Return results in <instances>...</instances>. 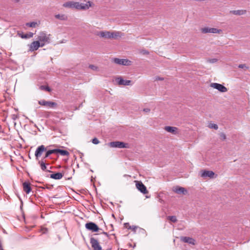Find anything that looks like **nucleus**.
<instances>
[{
  "label": "nucleus",
  "mask_w": 250,
  "mask_h": 250,
  "mask_svg": "<svg viewBox=\"0 0 250 250\" xmlns=\"http://www.w3.org/2000/svg\"><path fill=\"white\" fill-rule=\"evenodd\" d=\"M50 34H47L44 31L40 32L38 36L37 39L41 44V47H43L45 44H48L51 41Z\"/></svg>",
  "instance_id": "nucleus-1"
},
{
  "label": "nucleus",
  "mask_w": 250,
  "mask_h": 250,
  "mask_svg": "<svg viewBox=\"0 0 250 250\" xmlns=\"http://www.w3.org/2000/svg\"><path fill=\"white\" fill-rule=\"evenodd\" d=\"M200 31L203 34L213 33L220 34L223 33L222 29L209 27H203L201 28Z\"/></svg>",
  "instance_id": "nucleus-2"
},
{
  "label": "nucleus",
  "mask_w": 250,
  "mask_h": 250,
  "mask_svg": "<svg viewBox=\"0 0 250 250\" xmlns=\"http://www.w3.org/2000/svg\"><path fill=\"white\" fill-rule=\"evenodd\" d=\"M107 145L113 148H128V145L127 144H125L122 142L120 141H114L111 142L107 144Z\"/></svg>",
  "instance_id": "nucleus-3"
},
{
  "label": "nucleus",
  "mask_w": 250,
  "mask_h": 250,
  "mask_svg": "<svg viewBox=\"0 0 250 250\" xmlns=\"http://www.w3.org/2000/svg\"><path fill=\"white\" fill-rule=\"evenodd\" d=\"M210 86L221 92H226L228 91V89L225 86L220 83H211Z\"/></svg>",
  "instance_id": "nucleus-4"
},
{
  "label": "nucleus",
  "mask_w": 250,
  "mask_h": 250,
  "mask_svg": "<svg viewBox=\"0 0 250 250\" xmlns=\"http://www.w3.org/2000/svg\"><path fill=\"white\" fill-rule=\"evenodd\" d=\"M85 228L92 232H97L99 230L98 226L94 223L90 222L85 225Z\"/></svg>",
  "instance_id": "nucleus-5"
},
{
  "label": "nucleus",
  "mask_w": 250,
  "mask_h": 250,
  "mask_svg": "<svg viewBox=\"0 0 250 250\" xmlns=\"http://www.w3.org/2000/svg\"><path fill=\"white\" fill-rule=\"evenodd\" d=\"M90 242L94 250H101L102 248L99 244L97 238L91 237L90 238Z\"/></svg>",
  "instance_id": "nucleus-6"
},
{
  "label": "nucleus",
  "mask_w": 250,
  "mask_h": 250,
  "mask_svg": "<svg viewBox=\"0 0 250 250\" xmlns=\"http://www.w3.org/2000/svg\"><path fill=\"white\" fill-rule=\"evenodd\" d=\"M92 5V2L88 1L86 3H80L78 2V10H85L88 9Z\"/></svg>",
  "instance_id": "nucleus-7"
},
{
  "label": "nucleus",
  "mask_w": 250,
  "mask_h": 250,
  "mask_svg": "<svg viewBox=\"0 0 250 250\" xmlns=\"http://www.w3.org/2000/svg\"><path fill=\"white\" fill-rule=\"evenodd\" d=\"M62 6L65 8L78 10V2L69 1L64 3Z\"/></svg>",
  "instance_id": "nucleus-8"
},
{
  "label": "nucleus",
  "mask_w": 250,
  "mask_h": 250,
  "mask_svg": "<svg viewBox=\"0 0 250 250\" xmlns=\"http://www.w3.org/2000/svg\"><path fill=\"white\" fill-rule=\"evenodd\" d=\"M113 62L117 64L123 65H130L131 62L127 59H120L118 58H115Z\"/></svg>",
  "instance_id": "nucleus-9"
},
{
  "label": "nucleus",
  "mask_w": 250,
  "mask_h": 250,
  "mask_svg": "<svg viewBox=\"0 0 250 250\" xmlns=\"http://www.w3.org/2000/svg\"><path fill=\"white\" fill-rule=\"evenodd\" d=\"M115 82L119 85H129L131 83V81L125 80L121 77L116 78Z\"/></svg>",
  "instance_id": "nucleus-10"
},
{
  "label": "nucleus",
  "mask_w": 250,
  "mask_h": 250,
  "mask_svg": "<svg viewBox=\"0 0 250 250\" xmlns=\"http://www.w3.org/2000/svg\"><path fill=\"white\" fill-rule=\"evenodd\" d=\"M96 35L98 36H99L101 38L107 39H111L110 31H99L96 33Z\"/></svg>",
  "instance_id": "nucleus-11"
},
{
  "label": "nucleus",
  "mask_w": 250,
  "mask_h": 250,
  "mask_svg": "<svg viewBox=\"0 0 250 250\" xmlns=\"http://www.w3.org/2000/svg\"><path fill=\"white\" fill-rule=\"evenodd\" d=\"M39 104L42 105L48 106L50 107L54 108L56 107L57 105L56 103L50 102V101H46L45 100H42L39 101Z\"/></svg>",
  "instance_id": "nucleus-12"
},
{
  "label": "nucleus",
  "mask_w": 250,
  "mask_h": 250,
  "mask_svg": "<svg viewBox=\"0 0 250 250\" xmlns=\"http://www.w3.org/2000/svg\"><path fill=\"white\" fill-rule=\"evenodd\" d=\"M136 186L137 188L142 193L146 194L148 192L146 186L141 182H137Z\"/></svg>",
  "instance_id": "nucleus-13"
},
{
  "label": "nucleus",
  "mask_w": 250,
  "mask_h": 250,
  "mask_svg": "<svg viewBox=\"0 0 250 250\" xmlns=\"http://www.w3.org/2000/svg\"><path fill=\"white\" fill-rule=\"evenodd\" d=\"M201 176L203 178L209 177L213 178L214 175V173L212 171L209 170H203L201 171Z\"/></svg>",
  "instance_id": "nucleus-14"
},
{
  "label": "nucleus",
  "mask_w": 250,
  "mask_h": 250,
  "mask_svg": "<svg viewBox=\"0 0 250 250\" xmlns=\"http://www.w3.org/2000/svg\"><path fill=\"white\" fill-rule=\"evenodd\" d=\"M40 47H41V44L40 42L38 40L34 41L30 45V51H34L37 50Z\"/></svg>",
  "instance_id": "nucleus-15"
},
{
  "label": "nucleus",
  "mask_w": 250,
  "mask_h": 250,
  "mask_svg": "<svg viewBox=\"0 0 250 250\" xmlns=\"http://www.w3.org/2000/svg\"><path fill=\"white\" fill-rule=\"evenodd\" d=\"M46 150V148L45 146L43 145H42L40 146H39L35 153V155L36 157V159H38V158L41 156L42 152Z\"/></svg>",
  "instance_id": "nucleus-16"
},
{
  "label": "nucleus",
  "mask_w": 250,
  "mask_h": 250,
  "mask_svg": "<svg viewBox=\"0 0 250 250\" xmlns=\"http://www.w3.org/2000/svg\"><path fill=\"white\" fill-rule=\"evenodd\" d=\"M165 130L172 134H177L178 133V128L176 127L166 126L164 128Z\"/></svg>",
  "instance_id": "nucleus-17"
},
{
  "label": "nucleus",
  "mask_w": 250,
  "mask_h": 250,
  "mask_svg": "<svg viewBox=\"0 0 250 250\" xmlns=\"http://www.w3.org/2000/svg\"><path fill=\"white\" fill-rule=\"evenodd\" d=\"M181 240L185 243H188L191 245H195V240L189 237H181Z\"/></svg>",
  "instance_id": "nucleus-18"
},
{
  "label": "nucleus",
  "mask_w": 250,
  "mask_h": 250,
  "mask_svg": "<svg viewBox=\"0 0 250 250\" xmlns=\"http://www.w3.org/2000/svg\"><path fill=\"white\" fill-rule=\"evenodd\" d=\"M111 39H116L120 38L123 36L122 33L119 31H114L110 32Z\"/></svg>",
  "instance_id": "nucleus-19"
},
{
  "label": "nucleus",
  "mask_w": 250,
  "mask_h": 250,
  "mask_svg": "<svg viewBox=\"0 0 250 250\" xmlns=\"http://www.w3.org/2000/svg\"><path fill=\"white\" fill-rule=\"evenodd\" d=\"M23 190L27 193L29 194L31 190L30 184L28 182H24L22 184Z\"/></svg>",
  "instance_id": "nucleus-20"
},
{
  "label": "nucleus",
  "mask_w": 250,
  "mask_h": 250,
  "mask_svg": "<svg viewBox=\"0 0 250 250\" xmlns=\"http://www.w3.org/2000/svg\"><path fill=\"white\" fill-rule=\"evenodd\" d=\"M173 191L178 194H185L187 192V190L185 189V188L182 187H176L174 188Z\"/></svg>",
  "instance_id": "nucleus-21"
},
{
  "label": "nucleus",
  "mask_w": 250,
  "mask_h": 250,
  "mask_svg": "<svg viewBox=\"0 0 250 250\" xmlns=\"http://www.w3.org/2000/svg\"><path fill=\"white\" fill-rule=\"evenodd\" d=\"M231 14L235 15H242L246 13L247 11L246 10H232L230 12Z\"/></svg>",
  "instance_id": "nucleus-22"
},
{
  "label": "nucleus",
  "mask_w": 250,
  "mask_h": 250,
  "mask_svg": "<svg viewBox=\"0 0 250 250\" xmlns=\"http://www.w3.org/2000/svg\"><path fill=\"white\" fill-rule=\"evenodd\" d=\"M62 177L63 174L60 172H58L50 175V178L55 180H60L62 179Z\"/></svg>",
  "instance_id": "nucleus-23"
},
{
  "label": "nucleus",
  "mask_w": 250,
  "mask_h": 250,
  "mask_svg": "<svg viewBox=\"0 0 250 250\" xmlns=\"http://www.w3.org/2000/svg\"><path fill=\"white\" fill-rule=\"evenodd\" d=\"M55 18L61 21H67L68 19V17L65 14H56Z\"/></svg>",
  "instance_id": "nucleus-24"
},
{
  "label": "nucleus",
  "mask_w": 250,
  "mask_h": 250,
  "mask_svg": "<svg viewBox=\"0 0 250 250\" xmlns=\"http://www.w3.org/2000/svg\"><path fill=\"white\" fill-rule=\"evenodd\" d=\"M45 160L44 158L42 159L41 160L39 161L38 163L40 165L41 169L44 171L46 170V166L45 164Z\"/></svg>",
  "instance_id": "nucleus-25"
},
{
  "label": "nucleus",
  "mask_w": 250,
  "mask_h": 250,
  "mask_svg": "<svg viewBox=\"0 0 250 250\" xmlns=\"http://www.w3.org/2000/svg\"><path fill=\"white\" fill-rule=\"evenodd\" d=\"M56 153H59L62 156H68L69 155V152L65 150L60 149H56Z\"/></svg>",
  "instance_id": "nucleus-26"
},
{
  "label": "nucleus",
  "mask_w": 250,
  "mask_h": 250,
  "mask_svg": "<svg viewBox=\"0 0 250 250\" xmlns=\"http://www.w3.org/2000/svg\"><path fill=\"white\" fill-rule=\"evenodd\" d=\"M53 153H56V149L47 151L45 153V156L43 158L45 159L49 157V155Z\"/></svg>",
  "instance_id": "nucleus-27"
},
{
  "label": "nucleus",
  "mask_w": 250,
  "mask_h": 250,
  "mask_svg": "<svg viewBox=\"0 0 250 250\" xmlns=\"http://www.w3.org/2000/svg\"><path fill=\"white\" fill-rule=\"evenodd\" d=\"M39 24V23H38L37 22H35V21L28 22L26 24V25L27 26L30 27H36Z\"/></svg>",
  "instance_id": "nucleus-28"
},
{
  "label": "nucleus",
  "mask_w": 250,
  "mask_h": 250,
  "mask_svg": "<svg viewBox=\"0 0 250 250\" xmlns=\"http://www.w3.org/2000/svg\"><path fill=\"white\" fill-rule=\"evenodd\" d=\"M167 219L173 223H175L177 221L176 217L175 216H169L167 217Z\"/></svg>",
  "instance_id": "nucleus-29"
},
{
  "label": "nucleus",
  "mask_w": 250,
  "mask_h": 250,
  "mask_svg": "<svg viewBox=\"0 0 250 250\" xmlns=\"http://www.w3.org/2000/svg\"><path fill=\"white\" fill-rule=\"evenodd\" d=\"M208 127L210 128H213L217 130L218 128V125L216 124L213 123H209L208 125Z\"/></svg>",
  "instance_id": "nucleus-30"
},
{
  "label": "nucleus",
  "mask_w": 250,
  "mask_h": 250,
  "mask_svg": "<svg viewBox=\"0 0 250 250\" xmlns=\"http://www.w3.org/2000/svg\"><path fill=\"white\" fill-rule=\"evenodd\" d=\"M238 67L239 68H241L244 69V70H246L249 68V67L247 66L245 64H241L238 65Z\"/></svg>",
  "instance_id": "nucleus-31"
},
{
  "label": "nucleus",
  "mask_w": 250,
  "mask_h": 250,
  "mask_svg": "<svg viewBox=\"0 0 250 250\" xmlns=\"http://www.w3.org/2000/svg\"><path fill=\"white\" fill-rule=\"evenodd\" d=\"M40 89L43 90H46L47 91H50L51 89L50 88L47 86L45 85H42L40 86Z\"/></svg>",
  "instance_id": "nucleus-32"
},
{
  "label": "nucleus",
  "mask_w": 250,
  "mask_h": 250,
  "mask_svg": "<svg viewBox=\"0 0 250 250\" xmlns=\"http://www.w3.org/2000/svg\"><path fill=\"white\" fill-rule=\"evenodd\" d=\"M218 60L217 59H208L207 60V62H209V63H215L217 62Z\"/></svg>",
  "instance_id": "nucleus-33"
},
{
  "label": "nucleus",
  "mask_w": 250,
  "mask_h": 250,
  "mask_svg": "<svg viewBox=\"0 0 250 250\" xmlns=\"http://www.w3.org/2000/svg\"><path fill=\"white\" fill-rule=\"evenodd\" d=\"M89 67L90 69L94 71H97L98 69V67L94 65H90Z\"/></svg>",
  "instance_id": "nucleus-34"
},
{
  "label": "nucleus",
  "mask_w": 250,
  "mask_h": 250,
  "mask_svg": "<svg viewBox=\"0 0 250 250\" xmlns=\"http://www.w3.org/2000/svg\"><path fill=\"white\" fill-rule=\"evenodd\" d=\"M220 137L222 140H225L226 139V136L224 133H221L220 134Z\"/></svg>",
  "instance_id": "nucleus-35"
},
{
  "label": "nucleus",
  "mask_w": 250,
  "mask_h": 250,
  "mask_svg": "<svg viewBox=\"0 0 250 250\" xmlns=\"http://www.w3.org/2000/svg\"><path fill=\"white\" fill-rule=\"evenodd\" d=\"M92 142L94 144L97 145V144H98L99 143V141L98 140V139L97 138H95L92 139Z\"/></svg>",
  "instance_id": "nucleus-36"
},
{
  "label": "nucleus",
  "mask_w": 250,
  "mask_h": 250,
  "mask_svg": "<svg viewBox=\"0 0 250 250\" xmlns=\"http://www.w3.org/2000/svg\"><path fill=\"white\" fill-rule=\"evenodd\" d=\"M19 35L22 39H26V38H29L28 35H27V34L22 35V34H19Z\"/></svg>",
  "instance_id": "nucleus-37"
},
{
  "label": "nucleus",
  "mask_w": 250,
  "mask_h": 250,
  "mask_svg": "<svg viewBox=\"0 0 250 250\" xmlns=\"http://www.w3.org/2000/svg\"><path fill=\"white\" fill-rule=\"evenodd\" d=\"M141 53L144 55H147L149 54V52L148 51L146 50H142L141 51Z\"/></svg>",
  "instance_id": "nucleus-38"
},
{
  "label": "nucleus",
  "mask_w": 250,
  "mask_h": 250,
  "mask_svg": "<svg viewBox=\"0 0 250 250\" xmlns=\"http://www.w3.org/2000/svg\"><path fill=\"white\" fill-rule=\"evenodd\" d=\"M143 111L146 113H149L150 111V109L148 108H146L143 109Z\"/></svg>",
  "instance_id": "nucleus-39"
},
{
  "label": "nucleus",
  "mask_w": 250,
  "mask_h": 250,
  "mask_svg": "<svg viewBox=\"0 0 250 250\" xmlns=\"http://www.w3.org/2000/svg\"><path fill=\"white\" fill-rule=\"evenodd\" d=\"M42 231L43 233H46L47 232L48 229L46 228H43V229H42Z\"/></svg>",
  "instance_id": "nucleus-40"
},
{
  "label": "nucleus",
  "mask_w": 250,
  "mask_h": 250,
  "mask_svg": "<svg viewBox=\"0 0 250 250\" xmlns=\"http://www.w3.org/2000/svg\"><path fill=\"white\" fill-rule=\"evenodd\" d=\"M103 234L105 236L106 238H108V237H109V235H108V233L107 232H103Z\"/></svg>",
  "instance_id": "nucleus-41"
},
{
  "label": "nucleus",
  "mask_w": 250,
  "mask_h": 250,
  "mask_svg": "<svg viewBox=\"0 0 250 250\" xmlns=\"http://www.w3.org/2000/svg\"><path fill=\"white\" fill-rule=\"evenodd\" d=\"M156 80H163V78L158 77V78H156Z\"/></svg>",
  "instance_id": "nucleus-42"
},
{
  "label": "nucleus",
  "mask_w": 250,
  "mask_h": 250,
  "mask_svg": "<svg viewBox=\"0 0 250 250\" xmlns=\"http://www.w3.org/2000/svg\"><path fill=\"white\" fill-rule=\"evenodd\" d=\"M0 250H4L2 248L1 244L0 243Z\"/></svg>",
  "instance_id": "nucleus-43"
},
{
  "label": "nucleus",
  "mask_w": 250,
  "mask_h": 250,
  "mask_svg": "<svg viewBox=\"0 0 250 250\" xmlns=\"http://www.w3.org/2000/svg\"><path fill=\"white\" fill-rule=\"evenodd\" d=\"M32 35H33V34H32L31 35H30V37H32Z\"/></svg>",
  "instance_id": "nucleus-44"
}]
</instances>
